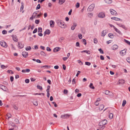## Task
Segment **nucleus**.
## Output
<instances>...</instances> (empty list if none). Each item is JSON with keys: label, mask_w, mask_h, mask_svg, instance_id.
Here are the masks:
<instances>
[{"label": "nucleus", "mask_w": 130, "mask_h": 130, "mask_svg": "<svg viewBox=\"0 0 130 130\" xmlns=\"http://www.w3.org/2000/svg\"><path fill=\"white\" fill-rule=\"evenodd\" d=\"M56 23L58 26L62 28H65L66 27V25L62 21L58 20L56 21Z\"/></svg>", "instance_id": "obj_1"}, {"label": "nucleus", "mask_w": 130, "mask_h": 130, "mask_svg": "<svg viewBox=\"0 0 130 130\" xmlns=\"http://www.w3.org/2000/svg\"><path fill=\"white\" fill-rule=\"evenodd\" d=\"M107 120L104 119L101 121L99 123V126L105 125L107 123Z\"/></svg>", "instance_id": "obj_2"}, {"label": "nucleus", "mask_w": 130, "mask_h": 130, "mask_svg": "<svg viewBox=\"0 0 130 130\" xmlns=\"http://www.w3.org/2000/svg\"><path fill=\"white\" fill-rule=\"evenodd\" d=\"M1 45L4 47H7L8 45L4 41H2L0 42Z\"/></svg>", "instance_id": "obj_3"}, {"label": "nucleus", "mask_w": 130, "mask_h": 130, "mask_svg": "<svg viewBox=\"0 0 130 130\" xmlns=\"http://www.w3.org/2000/svg\"><path fill=\"white\" fill-rule=\"evenodd\" d=\"M94 7V5L93 4H91L88 7V10L90 11H92Z\"/></svg>", "instance_id": "obj_4"}, {"label": "nucleus", "mask_w": 130, "mask_h": 130, "mask_svg": "<svg viewBox=\"0 0 130 130\" xmlns=\"http://www.w3.org/2000/svg\"><path fill=\"white\" fill-rule=\"evenodd\" d=\"M70 116V115L69 114H66L62 115L61 116V118L62 119H65L68 118Z\"/></svg>", "instance_id": "obj_5"}, {"label": "nucleus", "mask_w": 130, "mask_h": 130, "mask_svg": "<svg viewBox=\"0 0 130 130\" xmlns=\"http://www.w3.org/2000/svg\"><path fill=\"white\" fill-rule=\"evenodd\" d=\"M125 81L123 79L119 80L117 82V84L118 85H121L124 84L125 83Z\"/></svg>", "instance_id": "obj_6"}, {"label": "nucleus", "mask_w": 130, "mask_h": 130, "mask_svg": "<svg viewBox=\"0 0 130 130\" xmlns=\"http://www.w3.org/2000/svg\"><path fill=\"white\" fill-rule=\"evenodd\" d=\"M126 50L125 49L121 51L120 52V55L122 56L125 55L126 54Z\"/></svg>", "instance_id": "obj_7"}, {"label": "nucleus", "mask_w": 130, "mask_h": 130, "mask_svg": "<svg viewBox=\"0 0 130 130\" xmlns=\"http://www.w3.org/2000/svg\"><path fill=\"white\" fill-rule=\"evenodd\" d=\"M98 16L100 18H103L105 17V15L104 13L101 12L99 14Z\"/></svg>", "instance_id": "obj_8"}, {"label": "nucleus", "mask_w": 130, "mask_h": 130, "mask_svg": "<svg viewBox=\"0 0 130 130\" xmlns=\"http://www.w3.org/2000/svg\"><path fill=\"white\" fill-rule=\"evenodd\" d=\"M110 11L111 14L112 15H116L117 14V13L113 9H110Z\"/></svg>", "instance_id": "obj_9"}, {"label": "nucleus", "mask_w": 130, "mask_h": 130, "mask_svg": "<svg viewBox=\"0 0 130 130\" xmlns=\"http://www.w3.org/2000/svg\"><path fill=\"white\" fill-rule=\"evenodd\" d=\"M118 47V46L117 45H114L111 47V49L113 50H116L117 49Z\"/></svg>", "instance_id": "obj_10"}, {"label": "nucleus", "mask_w": 130, "mask_h": 130, "mask_svg": "<svg viewBox=\"0 0 130 130\" xmlns=\"http://www.w3.org/2000/svg\"><path fill=\"white\" fill-rule=\"evenodd\" d=\"M114 29L115 30V31L119 34L121 35H122V34L121 32L115 27H114Z\"/></svg>", "instance_id": "obj_11"}, {"label": "nucleus", "mask_w": 130, "mask_h": 130, "mask_svg": "<svg viewBox=\"0 0 130 130\" xmlns=\"http://www.w3.org/2000/svg\"><path fill=\"white\" fill-rule=\"evenodd\" d=\"M77 24L76 23H73V25L72 26L71 29L72 30H74L75 29V27L76 26Z\"/></svg>", "instance_id": "obj_12"}, {"label": "nucleus", "mask_w": 130, "mask_h": 130, "mask_svg": "<svg viewBox=\"0 0 130 130\" xmlns=\"http://www.w3.org/2000/svg\"><path fill=\"white\" fill-rule=\"evenodd\" d=\"M22 55L24 57H26L28 55V53L26 52H23L22 53Z\"/></svg>", "instance_id": "obj_13"}, {"label": "nucleus", "mask_w": 130, "mask_h": 130, "mask_svg": "<svg viewBox=\"0 0 130 130\" xmlns=\"http://www.w3.org/2000/svg\"><path fill=\"white\" fill-rule=\"evenodd\" d=\"M18 46L20 48H22L24 46V44L20 42H18Z\"/></svg>", "instance_id": "obj_14"}, {"label": "nucleus", "mask_w": 130, "mask_h": 130, "mask_svg": "<svg viewBox=\"0 0 130 130\" xmlns=\"http://www.w3.org/2000/svg\"><path fill=\"white\" fill-rule=\"evenodd\" d=\"M60 49V48L59 47H56L53 49V51L54 52H56L59 51Z\"/></svg>", "instance_id": "obj_15"}, {"label": "nucleus", "mask_w": 130, "mask_h": 130, "mask_svg": "<svg viewBox=\"0 0 130 130\" xmlns=\"http://www.w3.org/2000/svg\"><path fill=\"white\" fill-rule=\"evenodd\" d=\"M55 22L52 20H51L50 22V26L52 27H53L54 26Z\"/></svg>", "instance_id": "obj_16"}, {"label": "nucleus", "mask_w": 130, "mask_h": 130, "mask_svg": "<svg viewBox=\"0 0 130 130\" xmlns=\"http://www.w3.org/2000/svg\"><path fill=\"white\" fill-rule=\"evenodd\" d=\"M12 38L13 40L15 42H17L18 41V39L17 36L15 35L13 36Z\"/></svg>", "instance_id": "obj_17"}, {"label": "nucleus", "mask_w": 130, "mask_h": 130, "mask_svg": "<svg viewBox=\"0 0 130 130\" xmlns=\"http://www.w3.org/2000/svg\"><path fill=\"white\" fill-rule=\"evenodd\" d=\"M117 24L119 27H122L123 28L125 29H126V28L124 25L120 24L117 23Z\"/></svg>", "instance_id": "obj_18"}, {"label": "nucleus", "mask_w": 130, "mask_h": 130, "mask_svg": "<svg viewBox=\"0 0 130 130\" xmlns=\"http://www.w3.org/2000/svg\"><path fill=\"white\" fill-rule=\"evenodd\" d=\"M107 32V31L106 30H103L102 32L101 36H104L106 35Z\"/></svg>", "instance_id": "obj_19"}, {"label": "nucleus", "mask_w": 130, "mask_h": 130, "mask_svg": "<svg viewBox=\"0 0 130 130\" xmlns=\"http://www.w3.org/2000/svg\"><path fill=\"white\" fill-rule=\"evenodd\" d=\"M37 12H35L33 13L32 16L34 18H37Z\"/></svg>", "instance_id": "obj_20"}, {"label": "nucleus", "mask_w": 130, "mask_h": 130, "mask_svg": "<svg viewBox=\"0 0 130 130\" xmlns=\"http://www.w3.org/2000/svg\"><path fill=\"white\" fill-rule=\"evenodd\" d=\"M64 40V37H61L59 39L58 41L62 43Z\"/></svg>", "instance_id": "obj_21"}, {"label": "nucleus", "mask_w": 130, "mask_h": 130, "mask_svg": "<svg viewBox=\"0 0 130 130\" xmlns=\"http://www.w3.org/2000/svg\"><path fill=\"white\" fill-rule=\"evenodd\" d=\"M31 49V46H27L25 48V50L26 51H29Z\"/></svg>", "instance_id": "obj_22"}, {"label": "nucleus", "mask_w": 130, "mask_h": 130, "mask_svg": "<svg viewBox=\"0 0 130 130\" xmlns=\"http://www.w3.org/2000/svg\"><path fill=\"white\" fill-rule=\"evenodd\" d=\"M104 107V106L103 105H100L99 108V110H102Z\"/></svg>", "instance_id": "obj_23"}, {"label": "nucleus", "mask_w": 130, "mask_h": 130, "mask_svg": "<svg viewBox=\"0 0 130 130\" xmlns=\"http://www.w3.org/2000/svg\"><path fill=\"white\" fill-rule=\"evenodd\" d=\"M13 108L16 110H18V107L17 105L15 104H13Z\"/></svg>", "instance_id": "obj_24"}, {"label": "nucleus", "mask_w": 130, "mask_h": 130, "mask_svg": "<svg viewBox=\"0 0 130 130\" xmlns=\"http://www.w3.org/2000/svg\"><path fill=\"white\" fill-rule=\"evenodd\" d=\"M106 3L107 4H110L112 2L111 0H105Z\"/></svg>", "instance_id": "obj_25"}, {"label": "nucleus", "mask_w": 130, "mask_h": 130, "mask_svg": "<svg viewBox=\"0 0 130 130\" xmlns=\"http://www.w3.org/2000/svg\"><path fill=\"white\" fill-rule=\"evenodd\" d=\"M34 95H42L44 96V93H35L34 94Z\"/></svg>", "instance_id": "obj_26"}, {"label": "nucleus", "mask_w": 130, "mask_h": 130, "mask_svg": "<svg viewBox=\"0 0 130 130\" xmlns=\"http://www.w3.org/2000/svg\"><path fill=\"white\" fill-rule=\"evenodd\" d=\"M8 67L7 66H5L4 65H2L1 66V68L3 69L6 68Z\"/></svg>", "instance_id": "obj_27"}, {"label": "nucleus", "mask_w": 130, "mask_h": 130, "mask_svg": "<svg viewBox=\"0 0 130 130\" xmlns=\"http://www.w3.org/2000/svg\"><path fill=\"white\" fill-rule=\"evenodd\" d=\"M40 54L43 56H46V54L43 51L40 52Z\"/></svg>", "instance_id": "obj_28"}, {"label": "nucleus", "mask_w": 130, "mask_h": 130, "mask_svg": "<svg viewBox=\"0 0 130 130\" xmlns=\"http://www.w3.org/2000/svg\"><path fill=\"white\" fill-rule=\"evenodd\" d=\"M109 37L112 38H113L114 37L113 35L111 33H109L108 34Z\"/></svg>", "instance_id": "obj_29"}, {"label": "nucleus", "mask_w": 130, "mask_h": 130, "mask_svg": "<svg viewBox=\"0 0 130 130\" xmlns=\"http://www.w3.org/2000/svg\"><path fill=\"white\" fill-rule=\"evenodd\" d=\"M7 88L5 86L3 85V87H2V89L5 91H6V90L7 89Z\"/></svg>", "instance_id": "obj_30"}, {"label": "nucleus", "mask_w": 130, "mask_h": 130, "mask_svg": "<svg viewBox=\"0 0 130 130\" xmlns=\"http://www.w3.org/2000/svg\"><path fill=\"white\" fill-rule=\"evenodd\" d=\"M89 87L90 88L93 89H94V87L93 86V84L92 83H90L89 85Z\"/></svg>", "instance_id": "obj_31"}, {"label": "nucleus", "mask_w": 130, "mask_h": 130, "mask_svg": "<svg viewBox=\"0 0 130 130\" xmlns=\"http://www.w3.org/2000/svg\"><path fill=\"white\" fill-rule=\"evenodd\" d=\"M113 116V115L112 113H110L109 114V117L110 119H112V118Z\"/></svg>", "instance_id": "obj_32"}, {"label": "nucleus", "mask_w": 130, "mask_h": 130, "mask_svg": "<svg viewBox=\"0 0 130 130\" xmlns=\"http://www.w3.org/2000/svg\"><path fill=\"white\" fill-rule=\"evenodd\" d=\"M126 102L125 100H123V103L122 104V106L123 107L126 104Z\"/></svg>", "instance_id": "obj_33"}, {"label": "nucleus", "mask_w": 130, "mask_h": 130, "mask_svg": "<svg viewBox=\"0 0 130 130\" xmlns=\"http://www.w3.org/2000/svg\"><path fill=\"white\" fill-rule=\"evenodd\" d=\"M21 4H22V5L21 6L20 9V11H22L23 9V7H24V6H23V2L21 3Z\"/></svg>", "instance_id": "obj_34"}, {"label": "nucleus", "mask_w": 130, "mask_h": 130, "mask_svg": "<svg viewBox=\"0 0 130 130\" xmlns=\"http://www.w3.org/2000/svg\"><path fill=\"white\" fill-rule=\"evenodd\" d=\"M37 87L38 89H39L41 90H42V87L39 85H37Z\"/></svg>", "instance_id": "obj_35"}, {"label": "nucleus", "mask_w": 130, "mask_h": 130, "mask_svg": "<svg viewBox=\"0 0 130 130\" xmlns=\"http://www.w3.org/2000/svg\"><path fill=\"white\" fill-rule=\"evenodd\" d=\"M124 41L126 42V43L127 44H128L129 45H130V42H129V41L127 40H126L125 39H124Z\"/></svg>", "instance_id": "obj_36"}, {"label": "nucleus", "mask_w": 130, "mask_h": 130, "mask_svg": "<svg viewBox=\"0 0 130 130\" xmlns=\"http://www.w3.org/2000/svg\"><path fill=\"white\" fill-rule=\"evenodd\" d=\"M45 32L46 33V34H49L50 33V30L47 29L46 30Z\"/></svg>", "instance_id": "obj_37"}, {"label": "nucleus", "mask_w": 130, "mask_h": 130, "mask_svg": "<svg viewBox=\"0 0 130 130\" xmlns=\"http://www.w3.org/2000/svg\"><path fill=\"white\" fill-rule=\"evenodd\" d=\"M101 126H100L99 127V128L101 130H103L105 127V125Z\"/></svg>", "instance_id": "obj_38"}, {"label": "nucleus", "mask_w": 130, "mask_h": 130, "mask_svg": "<svg viewBox=\"0 0 130 130\" xmlns=\"http://www.w3.org/2000/svg\"><path fill=\"white\" fill-rule=\"evenodd\" d=\"M110 91L108 90H106L105 91V92L104 93L106 95H109V93H110Z\"/></svg>", "instance_id": "obj_39"}, {"label": "nucleus", "mask_w": 130, "mask_h": 130, "mask_svg": "<svg viewBox=\"0 0 130 130\" xmlns=\"http://www.w3.org/2000/svg\"><path fill=\"white\" fill-rule=\"evenodd\" d=\"M38 32H42V28L41 27H39L38 28Z\"/></svg>", "instance_id": "obj_40"}, {"label": "nucleus", "mask_w": 130, "mask_h": 130, "mask_svg": "<svg viewBox=\"0 0 130 130\" xmlns=\"http://www.w3.org/2000/svg\"><path fill=\"white\" fill-rule=\"evenodd\" d=\"M7 72L8 73H11V74H13V71L11 70H8L7 71Z\"/></svg>", "instance_id": "obj_41"}, {"label": "nucleus", "mask_w": 130, "mask_h": 130, "mask_svg": "<svg viewBox=\"0 0 130 130\" xmlns=\"http://www.w3.org/2000/svg\"><path fill=\"white\" fill-rule=\"evenodd\" d=\"M15 123L17 124H19L20 123L19 120L18 119H16L15 120Z\"/></svg>", "instance_id": "obj_42"}, {"label": "nucleus", "mask_w": 130, "mask_h": 130, "mask_svg": "<svg viewBox=\"0 0 130 130\" xmlns=\"http://www.w3.org/2000/svg\"><path fill=\"white\" fill-rule=\"evenodd\" d=\"M7 116L8 117V119H9L11 117V115L10 113H8L7 115Z\"/></svg>", "instance_id": "obj_43"}, {"label": "nucleus", "mask_w": 130, "mask_h": 130, "mask_svg": "<svg viewBox=\"0 0 130 130\" xmlns=\"http://www.w3.org/2000/svg\"><path fill=\"white\" fill-rule=\"evenodd\" d=\"M98 50L100 52V53L102 54L104 53V52L102 50L101 48L99 49Z\"/></svg>", "instance_id": "obj_44"}, {"label": "nucleus", "mask_w": 130, "mask_h": 130, "mask_svg": "<svg viewBox=\"0 0 130 130\" xmlns=\"http://www.w3.org/2000/svg\"><path fill=\"white\" fill-rule=\"evenodd\" d=\"M40 8V4H38L37 6V7L36 8V10H38V9H39Z\"/></svg>", "instance_id": "obj_45"}, {"label": "nucleus", "mask_w": 130, "mask_h": 130, "mask_svg": "<svg viewBox=\"0 0 130 130\" xmlns=\"http://www.w3.org/2000/svg\"><path fill=\"white\" fill-rule=\"evenodd\" d=\"M126 60L129 63H130V57H128L126 59Z\"/></svg>", "instance_id": "obj_46"}, {"label": "nucleus", "mask_w": 130, "mask_h": 130, "mask_svg": "<svg viewBox=\"0 0 130 130\" xmlns=\"http://www.w3.org/2000/svg\"><path fill=\"white\" fill-rule=\"evenodd\" d=\"M46 50L50 52L51 50L49 47H48L46 48Z\"/></svg>", "instance_id": "obj_47"}, {"label": "nucleus", "mask_w": 130, "mask_h": 130, "mask_svg": "<svg viewBox=\"0 0 130 130\" xmlns=\"http://www.w3.org/2000/svg\"><path fill=\"white\" fill-rule=\"evenodd\" d=\"M85 52L87 54H90V52L89 51H88L87 50H85Z\"/></svg>", "instance_id": "obj_48"}, {"label": "nucleus", "mask_w": 130, "mask_h": 130, "mask_svg": "<svg viewBox=\"0 0 130 130\" xmlns=\"http://www.w3.org/2000/svg\"><path fill=\"white\" fill-rule=\"evenodd\" d=\"M68 93V91L66 89H64V93L65 94H67Z\"/></svg>", "instance_id": "obj_49"}, {"label": "nucleus", "mask_w": 130, "mask_h": 130, "mask_svg": "<svg viewBox=\"0 0 130 130\" xmlns=\"http://www.w3.org/2000/svg\"><path fill=\"white\" fill-rule=\"evenodd\" d=\"M2 33L3 34H5L7 33V31L5 30H3L2 31Z\"/></svg>", "instance_id": "obj_50"}, {"label": "nucleus", "mask_w": 130, "mask_h": 130, "mask_svg": "<svg viewBox=\"0 0 130 130\" xmlns=\"http://www.w3.org/2000/svg\"><path fill=\"white\" fill-rule=\"evenodd\" d=\"M94 42L95 43H98V41L96 38H94Z\"/></svg>", "instance_id": "obj_51"}, {"label": "nucleus", "mask_w": 130, "mask_h": 130, "mask_svg": "<svg viewBox=\"0 0 130 130\" xmlns=\"http://www.w3.org/2000/svg\"><path fill=\"white\" fill-rule=\"evenodd\" d=\"M85 64L86 65L89 66L91 64V63L90 62H85Z\"/></svg>", "instance_id": "obj_52"}, {"label": "nucleus", "mask_w": 130, "mask_h": 130, "mask_svg": "<svg viewBox=\"0 0 130 130\" xmlns=\"http://www.w3.org/2000/svg\"><path fill=\"white\" fill-rule=\"evenodd\" d=\"M83 43L85 45H86V41L85 39H83Z\"/></svg>", "instance_id": "obj_53"}, {"label": "nucleus", "mask_w": 130, "mask_h": 130, "mask_svg": "<svg viewBox=\"0 0 130 130\" xmlns=\"http://www.w3.org/2000/svg\"><path fill=\"white\" fill-rule=\"evenodd\" d=\"M79 4L78 3H77L76 4V8H78L79 7Z\"/></svg>", "instance_id": "obj_54"}, {"label": "nucleus", "mask_w": 130, "mask_h": 130, "mask_svg": "<svg viewBox=\"0 0 130 130\" xmlns=\"http://www.w3.org/2000/svg\"><path fill=\"white\" fill-rule=\"evenodd\" d=\"M37 28H36L33 31V34H34L37 31Z\"/></svg>", "instance_id": "obj_55"}, {"label": "nucleus", "mask_w": 130, "mask_h": 130, "mask_svg": "<svg viewBox=\"0 0 130 130\" xmlns=\"http://www.w3.org/2000/svg\"><path fill=\"white\" fill-rule=\"evenodd\" d=\"M29 80L28 79H26L25 80V82L26 83H28L29 82Z\"/></svg>", "instance_id": "obj_56"}, {"label": "nucleus", "mask_w": 130, "mask_h": 130, "mask_svg": "<svg viewBox=\"0 0 130 130\" xmlns=\"http://www.w3.org/2000/svg\"><path fill=\"white\" fill-rule=\"evenodd\" d=\"M78 37L80 39H81L82 38V36L81 34H80L78 35Z\"/></svg>", "instance_id": "obj_57"}, {"label": "nucleus", "mask_w": 130, "mask_h": 130, "mask_svg": "<svg viewBox=\"0 0 130 130\" xmlns=\"http://www.w3.org/2000/svg\"><path fill=\"white\" fill-rule=\"evenodd\" d=\"M33 104L34 105L37 106L38 105V103L37 102H35L33 103Z\"/></svg>", "instance_id": "obj_58"}, {"label": "nucleus", "mask_w": 130, "mask_h": 130, "mask_svg": "<svg viewBox=\"0 0 130 130\" xmlns=\"http://www.w3.org/2000/svg\"><path fill=\"white\" fill-rule=\"evenodd\" d=\"M39 20H36L35 21V23L37 24H38L39 23Z\"/></svg>", "instance_id": "obj_59"}, {"label": "nucleus", "mask_w": 130, "mask_h": 130, "mask_svg": "<svg viewBox=\"0 0 130 130\" xmlns=\"http://www.w3.org/2000/svg\"><path fill=\"white\" fill-rule=\"evenodd\" d=\"M100 59L102 60H104V56L102 55H101L100 56Z\"/></svg>", "instance_id": "obj_60"}, {"label": "nucleus", "mask_w": 130, "mask_h": 130, "mask_svg": "<svg viewBox=\"0 0 130 130\" xmlns=\"http://www.w3.org/2000/svg\"><path fill=\"white\" fill-rule=\"evenodd\" d=\"M13 79H14V78L13 76H11L10 77V80L11 82L13 81Z\"/></svg>", "instance_id": "obj_61"}, {"label": "nucleus", "mask_w": 130, "mask_h": 130, "mask_svg": "<svg viewBox=\"0 0 130 130\" xmlns=\"http://www.w3.org/2000/svg\"><path fill=\"white\" fill-rule=\"evenodd\" d=\"M25 70L26 72H29L30 71V70L29 69H26Z\"/></svg>", "instance_id": "obj_62"}, {"label": "nucleus", "mask_w": 130, "mask_h": 130, "mask_svg": "<svg viewBox=\"0 0 130 130\" xmlns=\"http://www.w3.org/2000/svg\"><path fill=\"white\" fill-rule=\"evenodd\" d=\"M88 16L91 17H92L93 15V14L92 13H89L88 14Z\"/></svg>", "instance_id": "obj_63"}, {"label": "nucleus", "mask_w": 130, "mask_h": 130, "mask_svg": "<svg viewBox=\"0 0 130 130\" xmlns=\"http://www.w3.org/2000/svg\"><path fill=\"white\" fill-rule=\"evenodd\" d=\"M75 92L76 93H78L79 92V90L77 89H76L75 90Z\"/></svg>", "instance_id": "obj_64"}]
</instances>
